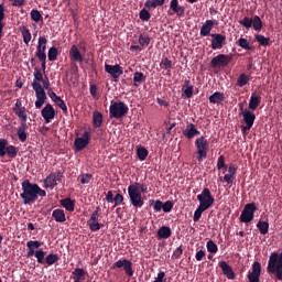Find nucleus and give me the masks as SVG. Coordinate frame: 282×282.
<instances>
[{
  "label": "nucleus",
  "instance_id": "obj_1",
  "mask_svg": "<svg viewBox=\"0 0 282 282\" xmlns=\"http://www.w3.org/2000/svg\"><path fill=\"white\" fill-rule=\"evenodd\" d=\"M22 193L20 198L23 205H33L39 200V197H46V191L41 189L37 184L31 183L30 180H24L21 184Z\"/></svg>",
  "mask_w": 282,
  "mask_h": 282
},
{
  "label": "nucleus",
  "instance_id": "obj_2",
  "mask_svg": "<svg viewBox=\"0 0 282 282\" xmlns=\"http://www.w3.org/2000/svg\"><path fill=\"white\" fill-rule=\"evenodd\" d=\"M267 271L269 274H274L279 281H282V252H272L269 261Z\"/></svg>",
  "mask_w": 282,
  "mask_h": 282
},
{
  "label": "nucleus",
  "instance_id": "obj_3",
  "mask_svg": "<svg viewBox=\"0 0 282 282\" xmlns=\"http://www.w3.org/2000/svg\"><path fill=\"white\" fill-rule=\"evenodd\" d=\"M130 204L135 208H142L144 200L142 199L141 184L134 183L128 187Z\"/></svg>",
  "mask_w": 282,
  "mask_h": 282
},
{
  "label": "nucleus",
  "instance_id": "obj_4",
  "mask_svg": "<svg viewBox=\"0 0 282 282\" xmlns=\"http://www.w3.org/2000/svg\"><path fill=\"white\" fill-rule=\"evenodd\" d=\"M127 113H129L128 105H126L123 101H111L109 108L110 118H116L117 120H119L120 118H124Z\"/></svg>",
  "mask_w": 282,
  "mask_h": 282
},
{
  "label": "nucleus",
  "instance_id": "obj_5",
  "mask_svg": "<svg viewBox=\"0 0 282 282\" xmlns=\"http://www.w3.org/2000/svg\"><path fill=\"white\" fill-rule=\"evenodd\" d=\"M196 153L198 163L204 162L208 158V140L206 137H200L195 140Z\"/></svg>",
  "mask_w": 282,
  "mask_h": 282
},
{
  "label": "nucleus",
  "instance_id": "obj_6",
  "mask_svg": "<svg viewBox=\"0 0 282 282\" xmlns=\"http://www.w3.org/2000/svg\"><path fill=\"white\" fill-rule=\"evenodd\" d=\"M197 200L199 202V206L207 210L215 204V197H213L209 188H204L203 192L197 195Z\"/></svg>",
  "mask_w": 282,
  "mask_h": 282
},
{
  "label": "nucleus",
  "instance_id": "obj_7",
  "mask_svg": "<svg viewBox=\"0 0 282 282\" xmlns=\"http://www.w3.org/2000/svg\"><path fill=\"white\" fill-rule=\"evenodd\" d=\"M123 269L127 276L132 278L134 275L133 262L129 259H120L111 265V270Z\"/></svg>",
  "mask_w": 282,
  "mask_h": 282
},
{
  "label": "nucleus",
  "instance_id": "obj_8",
  "mask_svg": "<svg viewBox=\"0 0 282 282\" xmlns=\"http://www.w3.org/2000/svg\"><path fill=\"white\" fill-rule=\"evenodd\" d=\"M258 210L254 203L246 204L240 215V223L250 224L254 218V213Z\"/></svg>",
  "mask_w": 282,
  "mask_h": 282
},
{
  "label": "nucleus",
  "instance_id": "obj_9",
  "mask_svg": "<svg viewBox=\"0 0 282 282\" xmlns=\"http://www.w3.org/2000/svg\"><path fill=\"white\" fill-rule=\"evenodd\" d=\"M34 93H35V108L42 109L43 105H45L47 100V95L45 93V89L42 85L34 84Z\"/></svg>",
  "mask_w": 282,
  "mask_h": 282
},
{
  "label": "nucleus",
  "instance_id": "obj_10",
  "mask_svg": "<svg viewBox=\"0 0 282 282\" xmlns=\"http://www.w3.org/2000/svg\"><path fill=\"white\" fill-rule=\"evenodd\" d=\"M100 210V207H96L90 216V219L87 221V225L93 232H97L101 229V225L99 224Z\"/></svg>",
  "mask_w": 282,
  "mask_h": 282
},
{
  "label": "nucleus",
  "instance_id": "obj_11",
  "mask_svg": "<svg viewBox=\"0 0 282 282\" xmlns=\"http://www.w3.org/2000/svg\"><path fill=\"white\" fill-rule=\"evenodd\" d=\"M241 116L243 118V121L246 126H242V132L246 133V131H250L251 127L253 126V122L256 120L254 113L249 111L248 109H243V107L240 108Z\"/></svg>",
  "mask_w": 282,
  "mask_h": 282
},
{
  "label": "nucleus",
  "instance_id": "obj_12",
  "mask_svg": "<svg viewBox=\"0 0 282 282\" xmlns=\"http://www.w3.org/2000/svg\"><path fill=\"white\" fill-rule=\"evenodd\" d=\"M13 113L18 116L20 122H28V112L26 108L23 106L21 99H17L14 107H13Z\"/></svg>",
  "mask_w": 282,
  "mask_h": 282
},
{
  "label": "nucleus",
  "instance_id": "obj_13",
  "mask_svg": "<svg viewBox=\"0 0 282 282\" xmlns=\"http://www.w3.org/2000/svg\"><path fill=\"white\" fill-rule=\"evenodd\" d=\"M90 132L85 131L82 137H78L74 141L75 151H83L89 144Z\"/></svg>",
  "mask_w": 282,
  "mask_h": 282
},
{
  "label": "nucleus",
  "instance_id": "obj_14",
  "mask_svg": "<svg viewBox=\"0 0 282 282\" xmlns=\"http://www.w3.org/2000/svg\"><path fill=\"white\" fill-rule=\"evenodd\" d=\"M41 116L44 119L45 124L52 122L56 116V110L51 104H46L45 107L41 110Z\"/></svg>",
  "mask_w": 282,
  "mask_h": 282
},
{
  "label": "nucleus",
  "instance_id": "obj_15",
  "mask_svg": "<svg viewBox=\"0 0 282 282\" xmlns=\"http://www.w3.org/2000/svg\"><path fill=\"white\" fill-rule=\"evenodd\" d=\"M46 48H47V39L45 36H40L37 42V50L35 53V56L37 57V59L47 58Z\"/></svg>",
  "mask_w": 282,
  "mask_h": 282
},
{
  "label": "nucleus",
  "instance_id": "obj_16",
  "mask_svg": "<svg viewBox=\"0 0 282 282\" xmlns=\"http://www.w3.org/2000/svg\"><path fill=\"white\" fill-rule=\"evenodd\" d=\"M231 62V56L219 54L212 59L213 67H225Z\"/></svg>",
  "mask_w": 282,
  "mask_h": 282
},
{
  "label": "nucleus",
  "instance_id": "obj_17",
  "mask_svg": "<svg viewBox=\"0 0 282 282\" xmlns=\"http://www.w3.org/2000/svg\"><path fill=\"white\" fill-rule=\"evenodd\" d=\"M261 275V264L258 261H254L252 264V272L248 273V281L249 282H260Z\"/></svg>",
  "mask_w": 282,
  "mask_h": 282
},
{
  "label": "nucleus",
  "instance_id": "obj_18",
  "mask_svg": "<svg viewBox=\"0 0 282 282\" xmlns=\"http://www.w3.org/2000/svg\"><path fill=\"white\" fill-rule=\"evenodd\" d=\"M105 70L111 75L116 80L123 74V68L120 65H105Z\"/></svg>",
  "mask_w": 282,
  "mask_h": 282
},
{
  "label": "nucleus",
  "instance_id": "obj_19",
  "mask_svg": "<svg viewBox=\"0 0 282 282\" xmlns=\"http://www.w3.org/2000/svg\"><path fill=\"white\" fill-rule=\"evenodd\" d=\"M213 37L212 40V48L213 50H220L225 44L226 36L223 34H210Z\"/></svg>",
  "mask_w": 282,
  "mask_h": 282
},
{
  "label": "nucleus",
  "instance_id": "obj_20",
  "mask_svg": "<svg viewBox=\"0 0 282 282\" xmlns=\"http://www.w3.org/2000/svg\"><path fill=\"white\" fill-rule=\"evenodd\" d=\"M199 130H197L193 123L187 124L186 129L183 130V135H185L187 140H193V138L199 135Z\"/></svg>",
  "mask_w": 282,
  "mask_h": 282
},
{
  "label": "nucleus",
  "instance_id": "obj_21",
  "mask_svg": "<svg viewBox=\"0 0 282 282\" xmlns=\"http://www.w3.org/2000/svg\"><path fill=\"white\" fill-rule=\"evenodd\" d=\"M219 268L221 269L223 274L228 280H234L235 279V272L232 271V268L226 261H220L219 262Z\"/></svg>",
  "mask_w": 282,
  "mask_h": 282
},
{
  "label": "nucleus",
  "instance_id": "obj_22",
  "mask_svg": "<svg viewBox=\"0 0 282 282\" xmlns=\"http://www.w3.org/2000/svg\"><path fill=\"white\" fill-rule=\"evenodd\" d=\"M26 129H28V123L24 121H21L20 126L18 127V130H17V135H18L20 142H26V140H28Z\"/></svg>",
  "mask_w": 282,
  "mask_h": 282
},
{
  "label": "nucleus",
  "instance_id": "obj_23",
  "mask_svg": "<svg viewBox=\"0 0 282 282\" xmlns=\"http://www.w3.org/2000/svg\"><path fill=\"white\" fill-rule=\"evenodd\" d=\"M215 28V21L207 20L200 28V35L202 36H208L212 35L210 31Z\"/></svg>",
  "mask_w": 282,
  "mask_h": 282
},
{
  "label": "nucleus",
  "instance_id": "obj_24",
  "mask_svg": "<svg viewBox=\"0 0 282 282\" xmlns=\"http://www.w3.org/2000/svg\"><path fill=\"white\" fill-rule=\"evenodd\" d=\"M170 9L177 15L182 17L184 14L185 8L180 6L178 0H171Z\"/></svg>",
  "mask_w": 282,
  "mask_h": 282
},
{
  "label": "nucleus",
  "instance_id": "obj_25",
  "mask_svg": "<svg viewBox=\"0 0 282 282\" xmlns=\"http://www.w3.org/2000/svg\"><path fill=\"white\" fill-rule=\"evenodd\" d=\"M72 279L74 282H80L86 280V272L83 268H76L72 272Z\"/></svg>",
  "mask_w": 282,
  "mask_h": 282
},
{
  "label": "nucleus",
  "instance_id": "obj_26",
  "mask_svg": "<svg viewBox=\"0 0 282 282\" xmlns=\"http://www.w3.org/2000/svg\"><path fill=\"white\" fill-rule=\"evenodd\" d=\"M52 217L54 218L55 223L64 224L66 223V214L64 209H54L52 213Z\"/></svg>",
  "mask_w": 282,
  "mask_h": 282
},
{
  "label": "nucleus",
  "instance_id": "obj_27",
  "mask_svg": "<svg viewBox=\"0 0 282 282\" xmlns=\"http://www.w3.org/2000/svg\"><path fill=\"white\" fill-rule=\"evenodd\" d=\"M69 55H70L72 59L75 62H79V63L84 62V56L80 53V51L78 50L77 45H73L70 47Z\"/></svg>",
  "mask_w": 282,
  "mask_h": 282
},
{
  "label": "nucleus",
  "instance_id": "obj_28",
  "mask_svg": "<svg viewBox=\"0 0 282 282\" xmlns=\"http://www.w3.org/2000/svg\"><path fill=\"white\" fill-rule=\"evenodd\" d=\"M104 122V116L100 111H94L93 112V126L95 129H100Z\"/></svg>",
  "mask_w": 282,
  "mask_h": 282
},
{
  "label": "nucleus",
  "instance_id": "obj_29",
  "mask_svg": "<svg viewBox=\"0 0 282 282\" xmlns=\"http://www.w3.org/2000/svg\"><path fill=\"white\" fill-rule=\"evenodd\" d=\"M33 76H34V79H33L31 85H32V88L34 89V86L35 85H42L41 82L44 79L42 69L35 67Z\"/></svg>",
  "mask_w": 282,
  "mask_h": 282
},
{
  "label": "nucleus",
  "instance_id": "obj_30",
  "mask_svg": "<svg viewBox=\"0 0 282 282\" xmlns=\"http://www.w3.org/2000/svg\"><path fill=\"white\" fill-rule=\"evenodd\" d=\"M171 235H172L171 227L162 226L158 230V237L160 239H169L171 238Z\"/></svg>",
  "mask_w": 282,
  "mask_h": 282
},
{
  "label": "nucleus",
  "instance_id": "obj_31",
  "mask_svg": "<svg viewBox=\"0 0 282 282\" xmlns=\"http://www.w3.org/2000/svg\"><path fill=\"white\" fill-rule=\"evenodd\" d=\"M62 207L66 208L67 212L74 213L75 212V202L70 198L61 199Z\"/></svg>",
  "mask_w": 282,
  "mask_h": 282
},
{
  "label": "nucleus",
  "instance_id": "obj_32",
  "mask_svg": "<svg viewBox=\"0 0 282 282\" xmlns=\"http://www.w3.org/2000/svg\"><path fill=\"white\" fill-rule=\"evenodd\" d=\"M20 32L23 36V42L29 45V43L31 42L32 40V34H31V31L26 28V26H20Z\"/></svg>",
  "mask_w": 282,
  "mask_h": 282
},
{
  "label": "nucleus",
  "instance_id": "obj_33",
  "mask_svg": "<svg viewBox=\"0 0 282 282\" xmlns=\"http://www.w3.org/2000/svg\"><path fill=\"white\" fill-rule=\"evenodd\" d=\"M224 94L216 91L209 97V102H212V105H219V102H224Z\"/></svg>",
  "mask_w": 282,
  "mask_h": 282
},
{
  "label": "nucleus",
  "instance_id": "obj_34",
  "mask_svg": "<svg viewBox=\"0 0 282 282\" xmlns=\"http://www.w3.org/2000/svg\"><path fill=\"white\" fill-rule=\"evenodd\" d=\"M164 2H166V0H147L144 2V6L148 8V9H155L158 7H162L164 6Z\"/></svg>",
  "mask_w": 282,
  "mask_h": 282
},
{
  "label": "nucleus",
  "instance_id": "obj_35",
  "mask_svg": "<svg viewBox=\"0 0 282 282\" xmlns=\"http://www.w3.org/2000/svg\"><path fill=\"white\" fill-rule=\"evenodd\" d=\"M58 261H59V257H58V254H56V253H48V254L45 257V263H46L48 267L54 265V264L57 263Z\"/></svg>",
  "mask_w": 282,
  "mask_h": 282
},
{
  "label": "nucleus",
  "instance_id": "obj_36",
  "mask_svg": "<svg viewBox=\"0 0 282 282\" xmlns=\"http://www.w3.org/2000/svg\"><path fill=\"white\" fill-rule=\"evenodd\" d=\"M261 102V98L257 97L256 95H252L249 100V109L251 111H256L257 107H259Z\"/></svg>",
  "mask_w": 282,
  "mask_h": 282
},
{
  "label": "nucleus",
  "instance_id": "obj_37",
  "mask_svg": "<svg viewBox=\"0 0 282 282\" xmlns=\"http://www.w3.org/2000/svg\"><path fill=\"white\" fill-rule=\"evenodd\" d=\"M257 228L262 236H265L269 232V224L268 221L259 220L257 223Z\"/></svg>",
  "mask_w": 282,
  "mask_h": 282
},
{
  "label": "nucleus",
  "instance_id": "obj_38",
  "mask_svg": "<svg viewBox=\"0 0 282 282\" xmlns=\"http://www.w3.org/2000/svg\"><path fill=\"white\" fill-rule=\"evenodd\" d=\"M137 156L140 160V162H144L147 158H149V150L147 148L141 147L137 149Z\"/></svg>",
  "mask_w": 282,
  "mask_h": 282
},
{
  "label": "nucleus",
  "instance_id": "obj_39",
  "mask_svg": "<svg viewBox=\"0 0 282 282\" xmlns=\"http://www.w3.org/2000/svg\"><path fill=\"white\" fill-rule=\"evenodd\" d=\"M34 257H35L36 262L39 264H44L45 257H46V251H44L43 249L35 250V256Z\"/></svg>",
  "mask_w": 282,
  "mask_h": 282
},
{
  "label": "nucleus",
  "instance_id": "obj_40",
  "mask_svg": "<svg viewBox=\"0 0 282 282\" xmlns=\"http://www.w3.org/2000/svg\"><path fill=\"white\" fill-rule=\"evenodd\" d=\"M19 153V149L14 145H9L6 149V154L8 155V158L14 159L18 156Z\"/></svg>",
  "mask_w": 282,
  "mask_h": 282
},
{
  "label": "nucleus",
  "instance_id": "obj_41",
  "mask_svg": "<svg viewBox=\"0 0 282 282\" xmlns=\"http://www.w3.org/2000/svg\"><path fill=\"white\" fill-rule=\"evenodd\" d=\"M44 186L45 188H50V189H54L57 186V183L55 182V180L51 174L44 180Z\"/></svg>",
  "mask_w": 282,
  "mask_h": 282
},
{
  "label": "nucleus",
  "instance_id": "obj_42",
  "mask_svg": "<svg viewBox=\"0 0 282 282\" xmlns=\"http://www.w3.org/2000/svg\"><path fill=\"white\" fill-rule=\"evenodd\" d=\"M150 207H153L155 213H160L162 212L163 203L160 199H156V200L151 199Z\"/></svg>",
  "mask_w": 282,
  "mask_h": 282
},
{
  "label": "nucleus",
  "instance_id": "obj_43",
  "mask_svg": "<svg viewBox=\"0 0 282 282\" xmlns=\"http://www.w3.org/2000/svg\"><path fill=\"white\" fill-rule=\"evenodd\" d=\"M251 26L256 30V31H260L262 29V21L258 15H254L253 19H251Z\"/></svg>",
  "mask_w": 282,
  "mask_h": 282
},
{
  "label": "nucleus",
  "instance_id": "obj_44",
  "mask_svg": "<svg viewBox=\"0 0 282 282\" xmlns=\"http://www.w3.org/2000/svg\"><path fill=\"white\" fill-rule=\"evenodd\" d=\"M207 209L202 207V206H198L196 208V210L194 212V217H193V220L194 223H197L199 219H202V215L206 212Z\"/></svg>",
  "mask_w": 282,
  "mask_h": 282
},
{
  "label": "nucleus",
  "instance_id": "obj_45",
  "mask_svg": "<svg viewBox=\"0 0 282 282\" xmlns=\"http://www.w3.org/2000/svg\"><path fill=\"white\" fill-rule=\"evenodd\" d=\"M57 56H58V50L55 46L50 47L47 53L48 61L54 62L57 59Z\"/></svg>",
  "mask_w": 282,
  "mask_h": 282
},
{
  "label": "nucleus",
  "instance_id": "obj_46",
  "mask_svg": "<svg viewBox=\"0 0 282 282\" xmlns=\"http://www.w3.org/2000/svg\"><path fill=\"white\" fill-rule=\"evenodd\" d=\"M254 39L256 41L261 45V46H268L269 45V42H270V39L269 37H265L261 34H257L254 35Z\"/></svg>",
  "mask_w": 282,
  "mask_h": 282
},
{
  "label": "nucleus",
  "instance_id": "obj_47",
  "mask_svg": "<svg viewBox=\"0 0 282 282\" xmlns=\"http://www.w3.org/2000/svg\"><path fill=\"white\" fill-rule=\"evenodd\" d=\"M30 17H31V20L34 22H40L41 20H43L41 12L36 9L31 10Z\"/></svg>",
  "mask_w": 282,
  "mask_h": 282
},
{
  "label": "nucleus",
  "instance_id": "obj_48",
  "mask_svg": "<svg viewBox=\"0 0 282 282\" xmlns=\"http://www.w3.org/2000/svg\"><path fill=\"white\" fill-rule=\"evenodd\" d=\"M144 80V73L135 72L133 76L134 86H140V84Z\"/></svg>",
  "mask_w": 282,
  "mask_h": 282
},
{
  "label": "nucleus",
  "instance_id": "obj_49",
  "mask_svg": "<svg viewBox=\"0 0 282 282\" xmlns=\"http://www.w3.org/2000/svg\"><path fill=\"white\" fill-rule=\"evenodd\" d=\"M8 141L6 139H0V158H4L7 155Z\"/></svg>",
  "mask_w": 282,
  "mask_h": 282
},
{
  "label": "nucleus",
  "instance_id": "obj_50",
  "mask_svg": "<svg viewBox=\"0 0 282 282\" xmlns=\"http://www.w3.org/2000/svg\"><path fill=\"white\" fill-rule=\"evenodd\" d=\"M248 82H249V77H248L245 73H242V74L239 75V77H238V79H237V85H238L239 87H242V86H245Z\"/></svg>",
  "mask_w": 282,
  "mask_h": 282
},
{
  "label": "nucleus",
  "instance_id": "obj_51",
  "mask_svg": "<svg viewBox=\"0 0 282 282\" xmlns=\"http://www.w3.org/2000/svg\"><path fill=\"white\" fill-rule=\"evenodd\" d=\"M150 42H151V39H149V35L141 34L139 36V43H140L141 46H143V47L149 46Z\"/></svg>",
  "mask_w": 282,
  "mask_h": 282
},
{
  "label": "nucleus",
  "instance_id": "obj_52",
  "mask_svg": "<svg viewBox=\"0 0 282 282\" xmlns=\"http://www.w3.org/2000/svg\"><path fill=\"white\" fill-rule=\"evenodd\" d=\"M42 247L41 241L39 240H30L26 242V248H31V249H40Z\"/></svg>",
  "mask_w": 282,
  "mask_h": 282
},
{
  "label": "nucleus",
  "instance_id": "obj_53",
  "mask_svg": "<svg viewBox=\"0 0 282 282\" xmlns=\"http://www.w3.org/2000/svg\"><path fill=\"white\" fill-rule=\"evenodd\" d=\"M238 45H239L241 48L246 50V51H250V50H251L248 40H246V39H243V37H240V39L238 40Z\"/></svg>",
  "mask_w": 282,
  "mask_h": 282
},
{
  "label": "nucleus",
  "instance_id": "obj_54",
  "mask_svg": "<svg viewBox=\"0 0 282 282\" xmlns=\"http://www.w3.org/2000/svg\"><path fill=\"white\" fill-rule=\"evenodd\" d=\"M160 66L164 69H171V67H173V62H171V59L165 57V58H162Z\"/></svg>",
  "mask_w": 282,
  "mask_h": 282
},
{
  "label": "nucleus",
  "instance_id": "obj_55",
  "mask_svg": "<svg viewBox=\"0 0 282 282\" xmlns=\"http://www.w3.org/2000/svg\"><path fill=\"white\" fill-rule=\"evenodd\" d=\"M124 202V197L122 194H117L115 197H113V208H117L118 206L122 205Z\"/></svg>",
  "mask_w": 282,
  "mask_h": 282
},
{
  "label": "nucleus",
  "instance_id": "obj_56",
  "mask_svg": "<svg viewBox=\"0 0 282 282\" xmlns=\"http://www.w3.org/2000/svg\"><path fill=\"white\" fill-rule=\"evenodd\" d=\"M55 105H57V107H59V109H62V111L64 113H67L68 107H67L66 102L61 97L58 98V100L55 101Z\"/></svg>",
  "mask_w": 282,
  "mask_h": 282
},
{
  "label": "nucleus",
  "instance_id": "obj_57",
  "mask_svg": "<svg viewBox=\"0 0 282 282\" xmlns=\"http://www.w3.org/2000/svg\"><path fill=\"white\" fill-rule=\"evenodd\" d=\"M207 250L212 254H215L217 252L218 248H217L215 241H213V240L207 241Z\"/></svg>",
  "mask_w": 282,
  "mask_h": 282
},
{
  "label": "nucleus",
  "instance_id": "obj_58",
  "mask_svg": "<svg viewBox=\"0 0 282 282\" xmlns=\"http://www.w3.org/2000/svg\"><path fill=\"white\" fill-rule=\"evenodd\" d=\"M239 23L249 30L252 26V19L245 17L241 21H239Z\"/></svg>",
  "mask_w": 282,
  "mask_h": 282
},
{
  "label": "nucleus",
  "instance_id": "obj_59",
  "mask_svg": "<svg viewBox=\"0 0 282 282\" xmlns=\"http://www.w3.org/2000/svg\"><path fill=\"white\" fill-rule=\"evenodd\" d=\"M139 17L143 21H149L151 19V13H149V10L142 9L139 13Z\"/></svg>",
  "mask_w": 282,
  "mask_h": 282
},
{
  "label": "nucleus",
  "instance_id": "obj_60",
  "mask_svg": "<svg viewBox=\"0 0 282 282\" xmlns=\"http://www.w3.org/2000/svg\"><path fill=\"white\" fill-rule=\"evenodd\" d=\"M162 210L165 213V214H169L173 210V203L171 200H166L165 203H163V207H162Z\"/></svg>",
  "mask_w": 282,
  "mask_h": 282
},
{
  "label": "nucleus",
  "instance_id": "obj_61",
  "mask_svg": "<svg viewBox=\"0 0 282 282\" xmlns=\"http://www.w3.org/2000/svg\"><path fill=\"white\" fill-rule=\"evenodd\" d=\"M91 180H93V175L86 173V174H83V175H82L80 183H82L83 185H87V184H89V183L91 182Z\"/></svg>",
  "mask_w": 282,
  "mask_h": 282
},
{
  "label": "nucleus",
  "instance_id": "obj_62",
  "mask_svg": "<svg viewBox=\"0 0 282 282\" xmlns=\"http://www.w3.org/2000/svg\"><path fill=\"white\" fill-rule=\"evenodd\" d=\"M225 156L220 155L217 161V170L220 171L221 169H225Z\"/></svg>",
  "mask_w": 282,
  "mask_h": 282
},
{
  "label": "nucleus",
  "instance_id": "obj_63",
  "mask_svg": "<svg viewBox=\"0 0 282 282\" xmlns=\"http://www.w3.org/2000/svg\"><path fill=\"white\" fill-rule=\"evenodd\" d=\"M184 96L185 98H193V86H187L184 89Z\"/></svg>",
  "mask_w": 282,
  "mask_h": 282
},
{
  "label": "nucleus",
  "instance_id": "obj_64",
  "mask_svg": "<svg viewBox=\"0 0 282 282\" xmlns=\"http://www.w3.org/2000/svg\"><path fill=\"white\" fill-rule=\"evenodd\" d=\"M165 276L166 273L164 271H160L153 282H164Z\"/></svg>",
  "mask_w": 282,
  "mask_h": 282
}]
</instances>
